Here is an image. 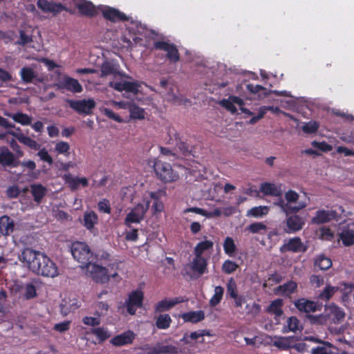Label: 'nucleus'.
Returning <instances> with one entry per match:
<instances>
[{"mask_svg":"<svg viewBox=\"0 0 354 354\" xmlns=\"http://www.w3.org/2000/svg\"><path fill=\"white\" fill-rule=\"evenodd\" d=\"M153 48L167 53L166 57L170 63L176 64L180 61V53L174 44L165 41H157L153 43Z\"/></svg>","mask_w":354,"mask_h":354,"instance_id":"0eeeda50","label":"nucleus"},{"mask_svg":"<svg viewBox=\"0 0 354 354\" xmlns=\"http://www.w3.org/2000/svg\"><path fill=\"white\" fill-rule=\"evenodd\" d=\"M66 102L68 104L70 108L75 111L80 115H90L93 109L95 107V102L93 99L88 100H70L66 99Z\"/></svg>","mask_w":354,"mask_h":354,"instance_id":"423d86ee","label":"nucleus"},{"mask_svg":"<svg viewBox=\"0 0 354 354\" xmlns=\"http://www.w3.org/2000/svg\"><path fill=\"white\" fill-rule=\"evenodd\" d=\"M75 8L80 14L88 17H94L97 15L95 5L87 0H73Z\"/></svg>","mask_w":354,"mask_h":354,"instance_id":"ddd939ff","label":"nucleus"},{"mask_svg":"<svg viewBox=\"0 0 354 354\" xmlns=\"http://www.w3.org/2000/svg\"><path fill=\"white\" fill-rule=\"evenodd\" d=\"M37 6L44 13H50L53 16H57L62 11H66L70 14L74 12L61 3H56L48 0H38Z\"/></svg>","mask_w":354,"mask_h":354,"instance_id":"39448f33","label":"nucleus"},{"mask_svg":"<svg viewBox=\"0 0 354 354\" xmlns=\"http://www.w3.org/2000/svg\"><path fill=\"white\" fill-rule=\"evenodd\" d=\"M206 239V236H204ZM214 247V242L211 240L205 239L204 241L198 242L194 249V254L195 256H202L206 252L212 250Z\"/></svg>","mask_w":354,"mask_h":354,"instance_id":"2f4dec72","label":"nucleus"},{"mask_svg":"<svg viewBox=\"0 0 354 354\" xmlns=\"http://www.w3.org/2000/svg\"><path fill=\"white\" fill-rule=\"evenodd\" d=\"M184 299L181 297H177L171 299H162L158 301L154 308L155 313H162L167 311L174 307L176 304L182 303Z\"/></svg>","mask_w":354,"mask_h":354,"instance_id":"6ab92c4d","label":"nucleus"},{"mask_svg":"<svg viewBox=\"0 0 354 354\" xmlns=\"http://www.w3.org/2000/svg\"><path fill=\"white\" fill-rule=\"evenodd\" d=\"M157 354H177L178 348L173 345H161L155 348Z\"/></svg>","mask_w":354,"mask_h":354,"instance_id":"49530a36","label":"nucleus"},{"mask_svg":"<svg viewBox=\"0 0 354 354\" xmlns=\"http://www.w3.org/2000/svg\"><path fill=\"white\" fill-rule=\"evenodd\" d=\"M238 268V265L230 260H226L224 261L222 266V270L223 272L226 274H231L234 272L236 268Z\"/></svg>","mask_w":354,"mask_h":354,"instance_id":"13d9d810","label":"nucleus"},{"mask_svg":"<svg viewBox=\"0 0 354 354\" xmlns=\"http://www.w3.org/2000/svg\"><path fill=\"white\" fill-rule=\"evenodd\" d=\"M20 76L22 82L26 84H30L35 80L37 82L41 83L44 81L42 77H38L37 73L32 68L24 66L20 71Z\"/></svg>","mask_w":354,"mask_h":354,"instance_id":"393cba45","label":"nucleus"},{"mask_svg":"<svg viewBox=\"0 0 354 354\" xmlns=\"http://www.w3.org/2000/svg\"><path fill=\"white\" fill-rule=\"evenodd\" d=\"M305 225L304 219L297 214L287 216L286 231L288 233H295L301 230Z\"/></svg>","mask_w":354,"mask_h":354,"instance_id":"a211bd4d","label":"nucleus"},{"mask_svg":"<svg viewBox=\"0 0 354 354\" xmlns=\"http://www.w3.org/2000/svg\"><path fill=\"white\" fill-rule=\"evenodd\" d=\"M37 155L41 160L47 162L49 165H51L53 163V158L45 148L40 149L37 152Z\"/></svg>","mask_w":354,"mask_h":354,"instance_id":"680f3d73","label":"nucleus"},{"mask_svg":"<svg viewBox=\"0 0 354 354\" xmlns=\"http://www.w3.org/2000/svg\"><path fill=\"white\" fill-rule=\"evenodd\" d=\"M303 326L300 324V321L295 316L290 317L287 320V325L283 326V333L301 331Z\"/></svg>","mask_w":354,"mask_h":354,"instance_id":"7c9ffc66","label":"nucleus"},{"mask_svg":"<svg viewBox=\"0 0 354 354\" xmlns=\"http://www.w3.org/2000/svg\"><path fill=\"white\" fill-rule=\"evenodd\" d=\"M149 207V201H147L145 204L138 203L136 206H135L131 210L134 212L139 218L142 221L144 219L145 215L148 210Z\"/></svg>","mask_w":354,"mask_h":354,"instance_id":"de8ad7c7","label":"nucleus"},{"mask_svg":"<svg viewBox=\"0 0 354 354\" xmlns=\"http://www.w3.org/2000/svg\"><path fill=\"white\" fill-rule=\"evenodd\" d=\"M30 187L34 201L37 204H40L43 198L47 194V188L40 183L31 184Z\"/></svg>","mask_w":354,"mask_h":354,"instance_id":"a878e982","label":"nucleus"},{"mask_svg":"<svg viewBox=\"0 0 354 354\" xmlns=\"http://www.w3.org/2000/svg\"><path fill=\"white\" fill-rule=\"evenodd\" d=\"M205 335H207V332L205 330H199L191 333L190 335H189L187 333L185 334L183 338L181 340L184 341L186 343H190V342L189 341V338H190L192 340H196L199 337H203Z\"/></svg>","mask_w":354,"mask_h":354,"instance_id":"3c124183","label":"nucleus"},{"mask_svg":"<svg viewBox=\"0 0 354 354\" xmlns=\"http://www.w3.org/2000/svg\"><path fill=\"white\" fill-rule=\"evenodd\" d=\"M12 134L15 135L19 142L24 144L32 149L38 150L40 148V145L37 141L28 136H26L22 133L15 134L12 133Z\"/></svg>","mask_w":354,"mask_h":354,"instance_id":"e433bc0d","label":"nucleus"},{"mask_svg":"<svg viewBox=\"0 0 354 354\" xmlns=\"http://www.w3.org/2000/svg\"><path fill=\"white\" fill-rule=\"evenodd\" d=\"M227 293L230 297H236L237 293V286L233 278H231L227 283Z\"/></svg>","mask_w":354,"mask_h":354,"instance_id":"bf43d9fd","label":"nucleus"},{"mask_svg":"<svg viewBox=\"0 0 354 354\" xmlns=\"http://www.w3.org/2000/svg\"><path fill=\"white\" fill-rule=\"evenodd\" d=\"M19 261L33 273L46 277H55L59 271L56 263L46 254L25 248L19 255Z\"/></svg>","mask_w":354,"mask_h":354,"instance_id":"f257e3e1","label":"nucleus"},{"mask_svg":"<svg viewBox=\"0 0 354 354\" xmlns=\"http://www.w3.org/2000/svg\"><path fill=\"white\" fill-rule=\"evenodd\" d=\"M5 115L12 118L15 122L21 125H29L31 124L32 118L26 113L18 112L16 113H5Z\"/></svg>","mask_w":354,"mask_h":354,"instance_id":"f704fd0d","label":"nucleus"},{"mask_svg":"<svg viewBox=\"0 0 354 354\" xmlns=\"http://www.w3.org/2000/svg\"><path fill=\"white\" fill-rule=\"evenodd\" d=\"M142 221L141 218L138 215L131 210L124 219V224L129 228H131L132 223H140Z\"/></svg>","mask_w":354,"mask_h":354,"instance_id":"09e8293b","label":"nucleus"},{"mask_svg":"<svg viewBox=\"0 0 354 354\" xmlns=\"http://www.w3.org/2000/svg\"><path fill=\"white\" fill-rule=\"evenodd\" d=\"M319 124L316 121H310L302 127V130L306 133H314L317 131Z\"/></svg>","mask_w":354,"mask_h":354,"instance_id":"4d7b16f0","label":"nucleus"},{"mask_svg":"<svg viewBox=\"0 0 354 354\" xmlns=\"http://www.w3.org/2000/svg\"><path fill=\"white\" fill-rule=\"evenodd\" d=\"M260 191L264 195L280 197L282 196L281 186L271 183H263L260 186Z\"/></svg>","mask_w":354,"mask_h":354,"instance_id":"bb28decb","label":"nucleus"},{"mask_svg":"<svg viewBox=\"0 0 354 354\" xmlns=\"http://www.w3.org/2000/svg\"><path fill=\"white\" fill-rule=\"evenodd\" d=\"M153 169L157 177L164 183L174 182L179 178L178 173L174 171L169 163L160 160H155Z\"/></svg>","mask_w":354,"mask_h":354,"instance_id":"7ed1b4c3","label":"nucleus"},{"mask_svg":"<svg viewBox=\"0 0 354 354\" xmlns=\"http://www.w3.org/2000/svg\"><path fill=\"white\" fill-rule=\"evenodd\" d=\"M91 333L96 336L100 342H104L110 337L108 330L102 327L94 328L91 330Z\"/></svg>","mask_w":354,"mask_h":354,"instance_id":"a18cd8bd","label":"nucleus"},{"mask_svg":"<svg viewBox=\"0 0 354 354\" xmlns=\"http://www.w3.org/2000/svg\"><path fill=\"white\" fill-rule=\"evenodd\" d=\"M248 230L252 234L259 233L261 230H266V225L263 223H253L248 227Z\"/></svg>","mask_w":354,"mask_h":354,"instance_id":"338daca9","label":"nucleus"},{"mask_svg":"<svg viewBox=\"0 0 354 354\" xmlns=\"http://www.w3.org/2000/svg\"><path fill=\"white\" fill-rule=\"evenodd\" d=\"M55 149L58 153L64 154L68 153L70 145L66 142L59 141L55 145Z\"/></svg>","mask_w":354,"mask_h":354,"instance_id":"e2e57ef3","label":"nucleus"},{"mask_svg":"<svg viewBox=\"0 0 354 354\" xmlns=\"http://www.w3.org/2000/svg\"><path fill=\"white\" fill-rule=\"evenodd\" d=\"M84 226L88 230L94 228L98 223V216L93 211L86 212L84 214Z\"/></svg>","mask_w":354,"mask_h":354,"instance_id":"72a5a7b5","label":"nucleus"},{"mask_svg":"<svg viewBox=\"0 0 354 354\" xmlns=\"http://www.w3.org/2000/svg\"><path fill=\"white\" fill-rule=\"evenodd\" d=\"M299 195L294 190L290 189L285 193V199L288 204L296 203L299 199Z\"/></svg>","mask_w":354,"mask_h":354,"instance_id":"774afa93","label":"nucleus"},{"mask_svg":"<svg viewBox=\"0 0 354 354\" xmlns=\"http://www.w3.org/2000/svg\"><path fill=\"white\" fill-rule=\"evenodd\" d=\"M172 320L168 314H160L156 320V326L158 329H167L169 328Z\"/></svg>","mask_w":354,"mask_h":354,"instance_id":"ea45409f","label":"nucleus"},{"mask_svg":"<svg viewBox=\"0 0 354 354\" xmlns=\"http://www.w3.org/2000/svg\"><path fill=\"white\" fill-rule=\"evenodd\" d=\"M101 11L102 16L105 19L113 23L128 21L129 20V17L124 13L113 7L105 6Z\"/></svg>","mask_w":354,"mask_h":354,"instance_id":"f8f14e48","label":"nucleus"},{"mask_svg":"<svg viewBox=\"0 0 354 354\" xmlns=\"http://www.w3.org/2000/svg\"><path fill=\"white\" fill-rule=\"evenodd\" d=\"M325 312H326L328 315V320L331 321L334 324H339L345 317L344 310L334 304L326 306Z\"/></svg>","mask_w":354,"mask_h":354,"instance_id":"f3484780","label":"nucleus"},{"mask_svg":"<svg viewBox=\"0 0 354 354\" xmlns=\"http://www.w3.org/2000/svg\"><path fill=\"white\" fill-rule=\"evenodd\" d=\"M130 117L133 119H144L145 111L138 106L133 105L130 108Z\"/></svg>","mask_w":354,"mask_h":354,"instance_id":"6e6d98bb","label":"nucleus"},{"mask_svg":"<svg viewBox=\"0 0 354 354\" xmlns=\"http://www.w3.org/2000/svg\"><path fill=\"white\" fill-rule=\"evenodd\" d=\"M136 334L131 330H127L119 335L114 336L110 340V343L115 347H121L131 344L136 339Z\"/></svg>","mask_w":354,"mask_h":354,"instance_id":"4468645a","label":"nucleus"},{"mask_svg":"<svg viewBox=\"0 0 354 354\" xmlns=\"http://www.w3.org/2000/svg\"><path fill=\"white\" fill-rule=\"evenodd\" d=\"M0 165L8 167H15L18 165L15 154L7 147H0Z\"/></svg>","mask_w":354,"mask_h":354,"instance_id":"dca6fc26","label":"nucleus"},{"mask_svg":"<svg viewBox=\"0 0 354 354\" xmlns=\"http://www.w3.org/2000/svg\"><path fill=\"white\" fill-rule=\"evenodd\" d=\"M207 260L200 256H195L192 263V270L198 273L199 275H202L207 271Z\"/></svg>","mask_w":354,"mask_h":354,"instance_id":"cd10ccee","label":"nucleus"},{"mask_svg":"<svg viewBox=\"0 0 354 354\" xmlns=\"http://www.w3.org/2000/svg\"><path fill=\"white\" fill-rule=\"evenodd\" d=\"M143 301V292L140 290H136L129 294L124 306L126 307L127 311L129 315H136L137 309L142 307Z\"/></svg>","mask_w":354,"mask_h":354,"instance_id":"20e7f679","label":"nucleus"},{"mask_svg":"<svg viewBox=\"0 0 354 354\" xmlns=\"http://www.w3.org/2000/svg\"><path fill=\"white\" fill-rule=\"evenodd\" d=\"M64 180L71 191L78 189L80 185L83 187H86L88 185V181L85 177H74L68 174H65Z\"/></svg>","mask_w":354,"mask_h":354,"instance_id":"4be33fe9","label":"nucleus"},{"mask_svg":"<svg viewBox=\"0 0 354 354\" xmlns=\"http://www.w3.org/2000/svg\"><path fill=\"white\" fill-rule=\"evenodd\" d=\"M185 322L198 323L205 319V313L203 310L189 311L185 313L181 316Z\"/></svg>","mask_w":354,"mask_h":354,"instance_id":"c756f323","label":"nucleus"},{"mask_svg":"<svg viewBox=\"0 0 354 354\" xmlns=\"http://www.w3.org/2000/svg\"><path fill=\"white\" fill-rule=\"evenodd\" d=\"M297 283L294 281H289L283 285L277 287V290L286 297H289L290 295L297 291Z\"/></svg>","mask_w":354,"mask_h":354,"instance_id":"c9c22d12","label":"nucleus"},{"mask_svg":"<svg viewBox=\"0 0 354 354\" xmlns=\"http://www.w3.org/2000/svg\"><path fill=\"white\" fill-rule=\"evenodd\" d=\"M332 266V261L324 254L319 255L315 261V267L319 270H326Z\"/></svg>","mask_w":354,"mask_h":354,"instance_id":"a19ab883","label":"nucleus"},{"mask_svg":"<svg viewBox=\"0 0 354 354\" xmlns=\"http://www.w3.org/2000/svg\"><path fill=\"white\" fill-rule=\"evenodd\" d=\"M307 250V247L304 245L301 239L299 236L290 239L287 243H285L280 248L281 252H305Z\"/></svg>","mask_w":354,"mask_h":354,"instance_id":"2eb2a0df","label":"nucleus"},{"mask_svg":"<svg viewBox=\"0 0 354 354\" xmlns=\"http://www.w3.org/2000/svg\"><path fill=\"white\" fill-rule=\"evenodd\" d=\"M269 207L268 206H258L250 209L246 214L247 216L253 218H261L268 214Z\"/></svg>","mask_w":354,"mask_h":354,"instance_id":"58836bf2","label":"nucleus"},{"mask_svg":"<svg viewBox=\"0 0 354 354\" xmlns=\"http://www.w3.org/2000/svg\"><path fill=\"white\" fill-rule=\"evenodd\" d=\"M71 252L77 262L81 263V267L88 266L93 260V252L90 247L84 242L76 241L72 243Z\"/></svg>","mask_w":354,"mask_h":354,"instance_id":"f03ea898","label":"nucleus"},{"mask_svg":"<svg viewBox=\"0 0 354 354\" xmlns=\"http://www.w3.org/2000/svg\"><path fill=\"white\" fill-rule=\"evenodd\" d=\"M109 86L114 88L118 91H125L127 92H131L136 93L138 91V84L136 82L121 81V82H110Z\"/></svg>","mask_w":354,"mask_h":354,"instance_id":"412c9836","label":"nucleus"},{"mask_svg":"<svg viewBox=\"0 0 354 354\" xmlns=\"http://www.w3.org/2000/svg\"><path fill=\"white\" fill-rule=\"evenodd\" d=\"M14 222L8 216L4 215L0 218V232L8 236L14 230Z\"/></svg>","mask_w":354,"mask_h":354,"instance_id":"c85d7f7f","label":"nucleus"},{"mask_svg":"<svg viewBox=\"0 0 354 354\" xmlns=\"http://www.w3.org/2000/svg\"><path fill=\"white\" fill-rule=\"evenodd\" d=\"M339 238L345 246L354 245V232L351 230H344L339 234Z\"/></svg>","mask_w":354,"mask_h":354,"instance_id":"37998d69","label":"nucleus"},{"mask_svg":"<svg viewBox=\"0 0 354 354\" xmlns=\"http://www.w3.org/2000/svg\"><path fill=\"white\" fill-rule=\"evenodd\" d=\"M313 354H333L332 346L330 344H324L314 348Z\"/></svg>","mask_w":354,"mask_h":354,"instance_id":"5fc2aeb1","label":"nucleus"},{"mask_svg":"<svg viewBox=\"0 0 354 354\" xmlns=\"http://www.w3.org/2000/svg\"><path fill=\"white\" fill-rule=\"evenodd\" d=\"M339 290V287L326 285L324 290L319 294L318 299L323 301H329L336 292Z\"/></svg>","mask_w":354,"mask_h":354,"instance_id":"4c0bfd02","label":"nucleus"},{"mask_svg":"<svg viewBox=\"0 0 354 354\" xmlns=\"http://www.w3.org/2000/svg\"><path fill=\"white\" fill-rule=\"evenodd\" d=\"M270 339V345L279 350L287 351L293 346L294 337L274 336Z\"/></svg>","mask_w":354,"mask_h":354,"instance_id":"aec40b11","label":"nucleus"},{"mask_svg":"<svg viewBox=\"0 0 354 354\" xmlns=\"http://www.w3.org/2000/svg\"><path fill=\"white\" fill-rule=\"evenodd\" d=\"M167 134L169 137V141L175 142L176 147L183 155L187 156L191 153L192 149L189 145L182 140L180 133L174 127L168 129Z\"/></svg>","mask_w":354,"mask_h":354,"instance_id":"9d476101","label":"nucleus"},{"mask_svg":"<svg viewBox=\"0 0 354 354\" xmlns=\"http://www.w3.org/2000/svg\"><path fill=\"white\" fill-rule=\"evenodd\" d=\"M223 249L228 255H232L236 250V245L232 238L226 237L223 243Z\"/></svg>","mask_w":354,"mask_h":354,"instance_id":"8fccbe9b","label":"nucleus"},{"mask_svg":"<svg viewBox=\"0 0 354 354\" xmlns=\"http://www.w3.org/2000/svg\"><path fill=\"white\" fill-rule=\"evenodd\" d=\"M55 86L59 90H66L73 93H81L83 91L82 86L77 80L69 76H64L62 80L55 84Z\"/></svg>","mask_w":354,"mask_h":354,"instance_id":"9b49d317","label":"nucleus"},{"mask_svg":"<svg viewBox=\"0 0 354 354\" xmlns=\"http://www.w3.org/2000/svg\"><path fill=\"white\" fill-rule=\"evenodd\" d=\"M120 66L110 61H105L102 63L100 72V76L106 77L110 75H113L114 77L118 75L121 76L122 73L119 71Z\"/></svg>","mask_w":354,"mask_h":354,"instance_id":"b1692460","label":"nucleus"},{"mask_svg":"<svg viewBox=\"0 0 354 354\" xmlns=\"http://www.w3.org/2000/svg\"><path fill=\"white\" fill-rule=\"evenodd\" d=\"M223 293L224 288L222 286H216L214 288V294L209 300L210 306H216V305H218L223 299Z\"/></svg>","mask_w":354,"mask_h":354,"instance_id":"c03bdc74","label":"nucleus"},{"mask_svg":"<svg viewBox=\"0 0 354 354\" xmlns=\"http://www.w3.org/2000/svg\"><path fill=\"white\" fill-rule=\"evenodd\" d=\"M283 301L281 299H277L272 301L270 304L268 306L266 311L270 314H273L275 318L281 317L283 313Z\"/></svg>","mask_w":354,"mask_h":354,"instance_id":"473e14b6","label":"nucleus"},{"mask_svg":"<svg viewBox=\"0 0 354 354\" xmlns=\"http://www.w3.org/2000/svg\"><path fill=\"white\" fill-rule=\"evenodd\" d=\"M220 104L226 110L230 111L232 113H235L237 111L236 107L233 104L232 102L229 97L227 99L222 100L220 102Z\"/></svg>","mask_w":354,"mask_h":354,"instance_id":"69168bd1","label":"nucleus"},{"mask_svg":"<svg viewBox=\"0 0 354 354\" xmlns=\"http://www.w3.org/2000/svg\"><path fill=\"white\" fill-rule=\"evenodd\" d=\"M24 298L26 299H31L37 297V290L35 286L32 283L26 284Z\"/></svg>","mask_w":354,"mask_h":354,"instance_id":"864d4df0","label":"nucleus"},{"mask_svg":"<svg viewBox=\"0 0 354 354\" xmlns=\"http://www.w3.org/2000/svg\"><path fill=\"white\" fill-rule=\"evenodd\" d=\"M306 206V203H299L297 206H292L291 204H288V207L285 211L286 216H290V214H296L299 210L305 208Z\"/></svg>","mask_w":354,"mask_h":354,"instance_id":"052dcab7","label":"nucleus"},{"mask_svg":"<svg viewBox=\"0 0 354 354\" xmlns=\"http://www.w3.org/2000/svg\"><path fill=\"white\" fill-rule=\"evenodd\" d=\"M97 208L100 212L106 213V214H111V209L110 207V203L109 200L107 199H102L97 204Z\"/></svg>","mask_w":354,"mask_h":354,"instance_id":"0e129e2a","label":"nucleus"},{"mask_svg":"<svg viewBox=\"0 0 354 354\" xmlns=\"http://www.w3.org/2000/svg\"><path fill=\"white\" fill-rule=\"evenodd\" d=\"M306 317L309 322L313 325H324L326 324L328 321L326 312H325L324 314H319L317 315H306Z\"/></svg>","mask_w":354,"mask_h":354,"instance_id":"79ce46f5","label":"nucleus"},{"mask_svg":"<svg viewBox=\"0 0 354 354\" xmlns=\"http://www.w3.org/2000/svg\"><path fill=\"white\" fill-rule=\"evenodd\" d=\"M294 305L299 312L304 313L306 315H311V313L320 311L322 308V303L306 298H299L295 300Z\"/></svg>","mask_w":354,"mask_h":354,"instance_id":"1a4fd4ad","label":"nucleus"},{"mask_svg":"<svg viewBox=\"0 0 354 354\" xmlns=\"http://www.w3.org/2000/svg\"><path fill=\"white\" fill-rule=\"evenodd\" d=\"M336 212L335 211H328L319 209L316 212L315 216L313 217L312 223L320 225L328 223L335 218Z\"/></svg>","mask_w":354,"mask_h":354,"instance_id":"5701e85b","label":"nucleus"},{"mask_svg":"<svg viewBox=\"0 0 354 354\" xmlns=\"http://www.w3.org/2000/svg\"><path fill=\"white\" fill-rule=\"evenodd\" d=\"M85 268H86L87 272L90 273V276L95 282L105 283L109 281L110 275L108 274L106 268L91 263Z\"/></svg>","mask_w":354,"mask_h":354,"instance_id":"6e6552de","label":"nucleus"},{"mask_svg":"<svg viewBox=\"0 0 354 354\" xmlns=\"http://www.w3.org/2000/svg\"><path fill=\"white\" fill-rule=\"evenodd\" d=\"M247 89L253 94L262 92L264 97L269 95V91H268L265 87L259 84L254 85L253 84H247Z\"/></svg>","mask_w":354,"mask_h":354,"instance_id":"603ef678","label":"nucleus"}]
</instances>
